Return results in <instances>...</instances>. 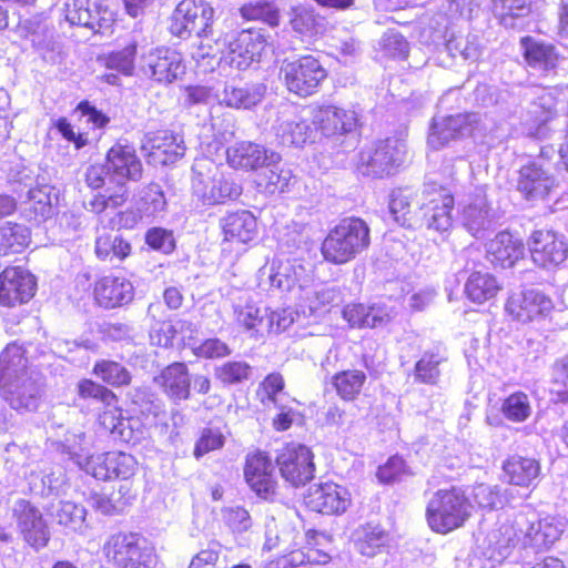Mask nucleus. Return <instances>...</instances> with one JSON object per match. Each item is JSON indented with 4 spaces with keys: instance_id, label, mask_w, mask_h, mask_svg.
Returning <instances> with one entry per match:
<instances>
[{
    "instance_id": "f257e3e1",
    "label": "nucleus",
    "mask_w": 568,
    "mask_h": 568,
    "mask_svg": "<svg viewBox=\"0 0 568 568\" xmlns=\"http://www.w3.org/2000/svg\"><path fill=\"white\" fill-rule=\"evenodd\" d=\"M369 245L368 223L359 216H345L327 231L320 251L326 263L344 265L354 261Z\"/></svg>"
},
{
    "instance_id": "f03ea898",
    "label": "nucleus",
    "mask_w": 568,
    "mask_h": 568,
    "mask_svg": "<svg viewBox=\"0 0 568 568\" xmlns=\"http://www.w3.org/2000/svg\"><path fill=\"white\" fill-rule=\"evenodd\" d=\"M470 508L469 498L460 488H440L426 504L425 521L433 532L448 535L465 526Z\"/></svg>"
},
{
    "instance_id": "7ed1b4c3",
    "label": "nucleus",
    "mask_w": 568,
    "mask_h": 568,
    "mask_svg": "<svg viewBox=\"0 0 568 568\" xmlns=\"http://www.w3.org/2000/svg\"><path fill=\"white\" fill-rule=\"evenodd\" d=\"M28 358L22 347L8 345L0 354V386L2 397L13 409L28 408L37 396V386L27 375Z\"/></svg>"
},
{
    "instance_id": "20e7f679",
    "label": "nucleus",
    "mask_w": 568,
    "mask_h": 568,
    "mask_svg": "<svg viewBox=\"0 0 568 568\" xmlns=\"http://www.w3.org/2000/svg\"><path fill=\"white\" fill-rule=\"evenodd\" d=\"M328 78L318 57L311 53L285 58L278 68V79L286 91L301 99L316 94Z\"/></svg>"
},
{
    "instance_id": "39448f33",
    "label": "nucleus",
    "mask_w": 568,
    "mask_h": 568,
    "mask_svg": "<svg viewBox=\"0 0 568 568\" xmlns=\"http://www.w3.org/2000/svg\"><path fill=\"white\" fill-rule=\"evenodd\" d=\"M192 172V192L205 206L235 201L243 192L242 185L233 179L231 173L225 172L212 161L204 160L195 163Z\"/></svg>"
},
{
    "instance_id": "423d86ee",
    "label": "nucleus",
    "mask_w": 568,
    "mask_h": 568,
    "mask_svg": "<svg viewBox=\"0 0 568 568\" xmlns=\"http://www.w3.org/2000/svg\"><path fill=\"white\" fill-rule=\"evenodd\" d=\"M103 555L115 568H155L159 562L154 545L133 531L111 535L103 545Z\"/></svg>"
},
{
    "instance_id": "0eeeda50",
    "label": "nucleus",
    "mask_w": 568,
    "mask_h": 568,
    "mask_svg": "<svg viewBox=\"0 0 568 568\" xmlns=\"http://www.w3.org/2000/svg\"><path fill=\"white\" fill-rule=\"evenodd\" d=\"M77 395L81 400L102 405L95 416V425L106 434H121L124 416L119 405V395L110 387L92 378L84 377L77 383Z\"/></svg>"
},
{
    "instance_id": "6e6552de",
    "label": "nucleus",
    "mask_w": 568,
    "mask_h": 568,
    "mask_svg": "<svg viewBox=\"0 0 568 568\" xmlns=\"http://www.w3.org/2000/svg\"><path fill=\"white\" fill-rule=\"evenodd\" d=\"M281 478L293 488L304 487L315 478V454L311 447L297 442L282 445L275 455Z\"/></svg>"
},
{
    "instance_id": "1a4fd4ad",
    "label": "nucleus",
    "mask_w": 568,
    "mask_h": 568,
    "mask_svg": "<svg viewBox=\"0 0 568 568\" xmlns=\"http://www.w3.org/2000/svg\"><path fill=\"white\" fill-rule=\"evenodd\" d=\"M243 478L258 500L274 503L281 495V484L267 452L254 449L245 455Z\"/></svg>"
},
{
    "instance_id": "9d476101",
    "label": "nucleus",
    "mask_w": 568,
    "mask_h": 568,
    "mask_svg": "<svg viewBox=\"0 0 568 568\" xmlns=\"http://www.w3.org/2000/svg\"><path fill=\"white\" fill-rule=\"evenodd\" d=\"M215 10L206 0H181L175 7L170 24V32L181 39L192 33L200 38L213 34Z\"/></svg>"
},
{
    "instance_id": "9b49d317",
    "label": "nucleus",
    "mask_w": 568,
    "mask_h": 568,
    "mask_svg": "<svg viewBox=\"0 0 568 568\" xmlns=\"http://www.w3.org/2000/svg\"><path fill=\"white\" fill-rule=\"evenodd\" d=\"M302 505L308 513L338 517L352 506L348 488L332 479L312 484L302 496Z\"/></svg>"
},
{
    "instance_id": "f8f14e48",
    "label": "nucleus",
    "mask_w": 568,
    "mask_h": 568,
    "mask_svg": "<svg viewBox=\"0 0 568 568\" xmlns=\"http://www.w3.org/2000/svg\"><path fill=\"white\" fill-rule=\"evenodd\" d=\"M454 206L455 197L447 186L436 182L424 185L419 210L427 227L436 231L448 230L453 223Z\"/></svg>"
},
{
    "instance_id": "ddd939ff",
    "label": "nucleus",
    "mask_w": 568,
    "mask_h": 568,
    "mask_svg": "<svg viewBox=\"0 0 568 568\" xmlns=\"http://www.w3.org/2000/svg\"><path fill=\"white\" fill-rule=\"evenodd\" d=\"M83 469L98 480L119 479L128 483L138 469L136 458L121 450L93 453L85 458Z\"/></svg>"
},
{
    "instance_id": "4468645a",
    "label": "nucleus",
    "mask_w": 568,
    "mask_h": 568,
    "mask_svg": "<svg viewBox=\"0 0 568 568\" xmlns=\"http://www.w3.org/2000/svg\"><path fill=\"white\" fill-rule=\"evenodd\" d=\"M38 281L28 268L8 265L0 272V306L16 308L28 304L37 294Z\"/></svg>"
},
{
    "instance_id": "2eb2a0df",
    "label": "nucleus",
    "mask_w": 568,
    "mask_h": 568,
    "mask_svg": "<svg viewBox=\"0 0 568 568\" xmlns=\"http://www.w3.org/2000/svg\"><path fill=\"white\" fill-rule=\"evenodd\" d=\"M104 160L111 182H139L144 168L135 146L126 140L115 141L105 152Z\"/></svg>"
},
{
    "instance_id": "dca6fc26",
    "label": "nucleus",
    "mask_w": 568,
    "mask_h": 568,
    "mask_svg": "<svg viewBox=\"0 0 568 568\" xmlns=\"http://www.w3.org/2000/svg\"><path fill=\"white\" fill-rule=\"evenodd\" d=\"M12 516L27 545L36 550L48 546L51 536L49 525L42 513L30 500H17Z\"/></svg>"
},
{
    "instance_id": "f3484780",
    "label": "nucleus",
    "mask_w": 568,
    "mask_h": 568,
    "mask_svg": "<svg viewBox=\"0 0 568 568\" xmlns=\"http://www.w3.org/2000/svg\"><path fill=\"white\" fill-rule=\"evenodd\" d=\"M267 45L264 34L254 28L239 31L226 45L225 59L231 67L246 70L260 62Z\"/></svg>"
},
{
    "instance_id": "a211bd4d",
    "label": "nucleus",
    "mask_w": 568,
    "mask_h": 568,
    "mask_svg": "<svg viewBox=\"0 0 568 568\" xmlns=\"http://www.w3.org/2000/svg\"><path fill=\"white\" fill-rule=\"evenodd\" d=\"M141 151L149 165L165 166L175 163L183 155V141L170 130L148 132L141 143Z\"/></svg>"
},
{
    "instance_id": "6ab92c4d",
    "label": "nucleus",
    "mask_w": 568,
    "mask_h": 568,
    "mask_svg": "<svg viewBox=\"0 0 568 568\" xmlns=\"http://www.w3.org/2000/svg\"><path fill=\"white\" fill-rule=\"evenodd\" d=\"M554 308L551 298L536 288L511 292L505 302V312L514 321L527 323L546 316Z\"/></svg>"
},
{
    "instance_id": "aec40b11",
    "label": "nucleus",
    "mask_w": 568,
    "mask_h": 568,
    "mask_svg": "<svg viewBox=\"0 0 568 568\" xmlns=\"http://www.w3.org/2000/svg\"><path fill=\"white\" fill-rule=\"evenodd\" d=\"M478 129L479 119L475 113L447 115L432 123L428 141L434 149H442L452 141L474 135Z\"/></svg>"
},
{
    "instance_id": "412c9836",
    "label": "nucleus",
    "mask_w": 568,
    "mask_h": 568,
    "mask_svg": "<svg viewBox=\"0 0 568 568\" xmlns=\"http://www.w3.org/2000/svg\"><path fill=\"white\" fill-rule=\"evenodd\" d=\"M222 241L231 245L253 246L258 239V221L254 213L246 209L234 210L220 221Z\"/></svg>"
},
{
    "instance_id": "4be33fe9",
    "label": "nucleus",
    "mask_w": 568,
    "mask_h": 568,
    "mask_svg": "<svg viewBox=\"0 0 568 568\" xmlns=\"http://www.w3.org/2000/svg\"><path fill=\"white\" fill-rule=\"evenodd\" d=\"M312 123L326 136L343 135L359 128L358 114L354 109L333 104L317 105L312 113Z\"/></svg>"
},
{
    "instance_id": "5701e85b",
    "label": "nucleus",
    "mask_w": 568,
    "mask_h": 568,
    "mask_svg": "<svg viewBox=\"0 0 568 568\" xmlns=\"http://www.w3.org/2000/svg\"><path fill=\"white\" fill-rule=\"evenodd\" d=\"M134 296L130 280L114 273L99 276L92 286L94 302L105 310H112L129 304Z\"/></svg>"
},
{
    "instance_id": "b1692460",
    "label": "nucleus",
    "mask_w": 568,
    "mask_h": 568,
    "mask_svg": "<svg viewBox=\"0 0 568 568\" xmlns=\"http://www.w3.org/2000/svg\"><path fill=\"white\" fill-rule=\"evenodd\" d=\"M529 252L532 262L542 268L554 267L567 258V245L551 230H536L529 237Z\"/></svg>"
},
{
    "instance_id": "393cba45",
    "label": "nucleus",
    "mask_w": 568,
    "mask_h": 568,
    "mask_svg": "<svg viewBox=\"0 0 568 568\" xmlns=\"http://www.w3.org/2000/svg\"><path fill=\"white\" fill-rule=\"evenodd\" d=\"M143 71L159 83H172L185 72L180 53L165 48L151 50L145 57Z\"/></svg>"
},
{
    "instance_id": "a878e982",
    "label": "nucleus",
    "mask_w": 568,
    "mask_h": 568,
    "mask_svg": "<svg viewBox=\"0 0 568 568\" xmlns=\"http://www.w3.org/2000/svg\"><path fill=\"white\" fill-rule=\"evenodd\" d=\"M154 382L172 402L179 403L191 397V375L183 362H173L166 365Z\"/></svg>"
},
{
    "instance_id": "bb28decb",
    "label": "nucleus",
    "mask_w": 568,
    "mask_h": 568,
    "mask_svg": "<svg viewBox=\"0 0 568 568\" xmlns=\"http://www.w3.org/2000/svg\"><path fill=\"white\" fill-rule=\"evenodd\" d=\"M564 532V524L559 517L547 515L529 524L524 532V548L535 551L548 550Z\"/></svg>"
},
{
    "instance_id": "cd10ccee",
    "label": "nucleus",
    "mask_w": 568,
    "mask_h": 568,
    "mask_svg": "<svg viewBox=\"0 0 568 568\" xmlns=\"http://www.w3.org/2000/svg\"><path fill=\"white\" fill-rule=\"evenodd\" d=\"M135 491L131 484L122 483L111 490L93 491L90 494L91 507L102 515L112 516L123 513L135 499Z\"/></svg>"
},
{
    "instance_id": "c85d7f7f",
    "label": "nucleus",
    "mask_w": 568,
    "mask_h": 568,
    "mask_svg": "<svg viewBox=\"0 0 568 568\" xmlns=\"http://www.w3.org/2000/svg\"><path fill=\"white\" fill-rule=\"evenodd\" d=\"M329 385L342 402L354 403L364 395L367 375L358 368L341 369L331 376Z\"/></svg>"
},
{
    "instance_id": "c756f323",
    "label": "nucleus",
    "mask_w": 568,
    "mask_h": 568,
    "mask_svg": "<svg viewBox=\"0 0 568 568\" xmlns=\"http://www.w3.org/2000/svg\"><path fill=\"white\" fill-rule=\"evenodd\" d=\"M266 150L253 142L241 141L226 149V162L235 170L256 171L267 164Z\"/></svg>"
},
{
    "instance_id": "7c9ffc66",
    "label": "nucleus",
    "mask_w": 568,
    "mask_h": 568,
    "mask_svg": "<svg viewBox=\"0 0 568 568\" xmlns=\"http://www.w3.org/2000/svg\"><path fill=\"white\" fill-rule=\"evenodd\" d=\"M138 50V41L129 39L123 45L99 54L97 61L104 69L115 71L119 75L131 77L135 71Z\"/></svg>"
},
{
    "instance_id": "2f4dec72",
    "label": "nucleus",
    "mask_w": 568,
    "mask_h": 568,
    "mask_svg": "<svg viewBox=\"0 0 568 568\" xmlns=\"http://www.w3.org/2000/svg\"><path fill=\"white\" fill-rule=\"evenodd\" d=\"M520 43L524 48V59L530 67H538L545 71L557 68L561 57L554 44L536 41L529 36L521 38Z\"/></svg>"
},
{
    "instance_id": "473e14b6",
    "label": "nucleus",
    "mask_w": 568,
    "mask_h": 568,
    "mask_svg": "<svg viewBox=\"0 0 568 568\" xmlns=\"http://www.w3.org/2000/svg\"><path fill=\"white\" fill-rule=\"evenodd\" d=\"M290 26L302 38L308 39H317L327 31L325 17L304 7L292 8Z\"/></svg>"
},
{
    "instance_id": "72a5a7b5",
    "label": "nucleus",
    "mask_w": 568,
    "mask_h": 568,
    "mask_svg": "<svg viewBox=\"0 0 568 568\" xmlns=\"http://www.w3.org/2000/svg\"><path fill=\"white\" fill-rule=\"evenodd\" d=\"M92 374L101 379V384L111 389L129 387L133 381L131 371L114 359L100 358L95 361Z\"/></svg>"
},
{
    "instance_id": "f704fd0d",
    "label": "nucleus",
    "mask_w": 568,
    "mask_h": 568,
    "mask_svg": "<svg viewBox=\"0 0 568 568\" xmlns=\"http://www.w3.org/2000/svg\"><path fill=\"white\" fill-rule=\"evenodd\" d=\"M503 470L510 484L528 486L538 477L540 465L534 458L513 456L504 463Z\"/></svg>"
},
{
    "instance_id": "c9c22d12",
    "label": "nucleus",
    "mask_w": 568,
    "mask_h": 568,
    "mask_svg": "<svg viewBox=\"0 0 568 568\" xmlns=\"http://www.w3.org/2000/svg\"><path fill=\"white\" fill-rule=\"evenodd\" d=\"M305 275V267L297 258L273 262L270 280L278 288L290 291L298 285Z\"/></svg>"
},
{
    "instance_id": "e433bc0d",
    "label": "nucleus",
    "mask_w": 568,
    "mask_h": 568,
    "mask_svg": "<svg viewBox=\"0 0 568 568\" xmlns=\"http://www.w3.org/2000/svg\"><path fill=\"white\" fill-rule=\"evenodd\" d=\"M30 231L22 224L4 222L0 224V256L21 253L30 243Z\"/></svg>"
},
{
    "instance_id": "4c0bfd02",
    "label": "nucleus",
    "mask_w": 568,
    "mask_h": 568,
    "mask_svg": "<svg viewBox=\"0 0 568 568\" xmlns=\"http://www.w3.org/2000/svg\"><path fill=\"white\" fill-rule=\"evenodd\" d=\"M94 253L103 262L124 261L131 255L132 246L120 235L103 233L95 239Z\"/></svg>"
},
{
    "instance_id": "58836bf2",
    "label": "nucleus",
    "mask_w": 568,
    "mask_h": 568,
    "mask_svg": "<svg viewBox=\"0 0 568 568\" xmlns=\"http://www.w3.org/2000/svg\"><path fill=\"white\" fill-rule=\"evenodd\" d=\"M113 183L114 190L108 187L104 192H98L90 199L88 203L90 212L100 215L108 210H118L129 201L130 192L126 185L122 182Z\"/></svg>"
},
{
    "instance_id": "ea45409f",
    "label": "nucleus",
    "mask_w": 568,
    "mask_h": 568,
    "mask_svg": "<svg viewBox=\"0 0 568 568\" xmlns=\"http://www.w3.org/2000/svg\"><path fill=\"white\" fill-rule=\"evenodd\" d=\"M240 16L245 21H261L272 28L280 24V9L270 0H252L239 8Z\"/></svg>"
},
{
    "instance_id": "a19ab883",
    "label": "nucleus",
    "mask_w": 568,
    "mask_h": 568,
    "mask_svg": "<svg viewBox=\"0 0 568 568\" xmlns=\"http://www.w3.org/2000/svg\"><path fill=\"white\" fill-rule=\"evenodd\" d=\"M403 156V145L395 140L387 139L376 144L369 158V164L388 172L402 163Z\"/></svg>"
},
{
    "instance_id": "79ce46f5",
    "label": "nucleus",
    "mask_w": 568,
    "mask_h": 568,
    "mask_svg": "<svg viewBox=\"0 0 568 568\" xmlns=\"http://www.w3.org/2000/svg\"><path fill=\"white\" fill-rule=\"evenodd\" d=\"M548 176L541 166L536 163H528L520 169L518 189L526 199H530L547 191Z\"/></svg>"
},
{
    "instance_id": "37998d69",
    "label": "nucleus",
    "mask_w": 568,
    "mask_h": 568,
    "mask_svg": "<svg viewBox=\"0 0 568 568\" xmlns=\"http://www.w3.org/2000/svg\"><path fill=\"white\" fill-rule=\"evenodd\" d=\"M343 317L352 327L373 328L383 323V315L374 306L363 303H348L343 308Z\"/></svg>"
},
{
    "instance_id": "c03bdc74",
    "label": "nucleus",
    "mask_w": 568,
    "mask_h": 568,
    "mask_svg": "<svg viewBox=\"0 0 568 568\" xmlns=\"http://www.w3.org/2000/svg\"><path fill=\"white\" fill-rule=\"evenodd\" d=\"M526 255V246L523 239L510 232H499V266L514 267Z\"/></svg>"
},
{
    "instance_id": "a18cd8bd",
    "label": "nucleus",
    "mask_w": 568,
    "mask_h": 568,
    "mask_svg": "<svg viewBox=\"0 0 568 568\" xmlns=\"http://www.w3.org/2000/svg\"><path fill=\"white\" fill-rule=\"evenodd\" d=\"M26 214L29 221L45 222L52 216L53 205L50 194L41 186L31 187L28 192Z\"/></svg>"
},
{
    "instance_id": "49530a36",
    "label": "nucleus",
    "mask_w": 568,
    "mask_h": 568,
    "mask_svg": "<svg viewBox=\"0 0 568 568\" xmlns=\"http://www.w3.org/2000/svg\"><path fill=\"white\" fill-rule=\"evenodd\" d=\"M444 362L445 357L438 352H424L414 366L415 382L426 385H436L440 376L439 365Z\"/></svg>"
},
{
    "instance_id": "de8ad7c7",
    "label": "nucleus",
    "mask_w": 568,
    "mask_h": 568,
    "mask_svg": "<svg viewBox=\"0 0 568 568\" xmlns=\"http://www.w3.org/2000/svg\"><path fill=\"white\" fill-rule=\"evenodd\" d=\"M497 284L493 275L473 273L466 282L465 293L475 303H484L494 297Z\"/></svg>"
},
{
    "instance_id": "09e8293b",
    "label": "nucleus",
    "mask_w": 568,
    "mask_h": 568,
    "mask_svg": "<svg viewBox=\"0 0 568 568\" xmlns=\"http://www.w3.org/2000/svg\"><path fill=\"white\" fill-rule=\"evenodd\" d=\"M327 562L325 555L311 557L305 555L303 549H291L290 551L267 560L263 568H298L305 565H323Z\"/></svg>"
},
{
    "instance_id": "8fccbe9b",
    "label": "nucleus",
    "mask_w": 568,
    "mask_h": 568,
    "mask_svg": "<svg viewBox=\"0 0 568 568\" xmlns=\"http://www.w3.org/2000/svg\"><path fill=\"white\" fill-rule=\"evenodd\" d=\"M260 94L244 84H226L223 90L222 102L230 108L250 109L257 104Z\"/></svg>"
},
{
    "instance_id": "3c124183",
    "label": "nucleus",
    "mask_w": 568,
    "mask_h": 568,
    "mask_svg": "<svg viewBox=\"0 0 568 568\" xmlns=\"http://www.w3.org/2000/svg\"><path fill=\"white\" fill-rule=\"evenodd\" d=\"M389 211L395 221L405 227H413L412 195L407 190H394L389 199Z\"/></svg>"
},
{
    "instance_id": "603ef678",
    "label": "nucleus",
    "mask_w": 568,
    "mask_h": 568,
    "mask_svg": "<svg viewBox=\"0 0 568 568\" xmlns=\"http://www.w3.org/2000/svg\"><path fill=\"white\" fill-rule=\"evenodd\" d=\"M215 378L223 385H236L248 381L252 367L246 362L230 361L215 368Z\"/></svg>"
},
{
    "instance_id": "864d4df0",
    "label": "nucleus",
    "mask_w": 568,
    "mask_h": 568,
    "mask_svg": "<svg viewBox=\"0 0 568 568\" xmlns=\"http://www.w3.org/2000/svg\"><path fill=\"white\" fill-rule=\"evenodd\" d=\"M224 444L225 436L220 428L204 427L194 444L193 455L195 458H201L211 452L223 448Z\"/></svg>"
},
{
    "instance_id": "5fc2aeb1",
    "label": "nucleus",
    "mask_w": 568,
    "mask_h": 568,
    "mask_svg": "<svg viewBox=\"0 0 568 568\" xmlns=\"http://www.w3.org/2000/svg\"><path fill=\"white\" fill-rule=\"evenodd\" d=\"M92 10H98L97 16H91V30L95 33H111L116 22V13L110 7L108 0H92Z\"/></svg>"
},
{
    "instance_id": "6e6d98bb",
    "label": "nucleus",
    "mask_w": 568,
    "mask_h": 568,
    "mask_svg": "<svg viewBox=\"0 0 568 568\" xmlns=\"http://www.w3.org/2000/svg\"><path fill=\"white\" fill-rule=\"evenodd\" d=\"M92 0H67L63 7L64 19L71 26L91 29Z\"/></svg>"
},
{
    "instance_id": "4d7b16f0",
    "label": "nucleus",
    "mask_w": 568,
    "mask_h": 568,
    "mask_svg": "<svg viewBox=\"0 0 568 568\" xmlns=\"http://www.w3.org/2000/svg\"><path fill=\"white\" fill-rule=\"evenodd\" d=\"M235 321L239 327L248 332L252 336L258 335L264 325V317L260 308L250 304L235 311Z\"/></svg>"
},
{
    "instance_id": "13d9d810",
    "label": "nucleus",
    "mask_w": 568,
    "mask_h": 568,
    "mask_svg": "<svg viewBox=\"0 0 568 568\" xmlns=\"http://www.w3.org/2000/svg\"><path fill=\"white\" fill-rule=\"evenodd\" d=\"M501 409L508 419L524 422L530 415L528 396L523 392L514 393L504 400Z\"/></svg>"
},
{
    "instance_id": "bf43d9fd",
    "label": "nucleus",
    "mask_w": 568,
    "mask_h": 568,
    "mask_svg": "<svg viewBox=\"0 0 568 568\" xmlns=\"http://www.w3.org/2000/svg\"><path fill=\"white\" fill-rule=\"evenodd\" d=\"M285 388V381L281 373L273 372L267 374L260 383L257 395L262 404H273L277 406V396Z\"/></svg>"
},
{
    "instance_id": "052dcab7",
    "label": "nucleus",
    "mask_w": 568,
    "mask_h": 568,
    "mask_svg": "<svg viewBox=\"0 0 568 568\" xmlns=\"http://www.w3.org/2000/svg\"><path fill=\"white\" fill-rule=\"evenodd\" d=\"M550 395L556 404H568V361L554 365Z\"/></svg>"
},
{
    "instance_id": "680f3d73",
    "label": "nucleus",
    "mask_w": 568,
    "mask_h": 568,
    "mask_svg": "<svg viewBox=\"0 0 568 568\" xmlns=\"http://www.w3.org/2000/svg\"><path fill=\"white\" fill-rule=\"evenodd\" d=\"M382 50L387 59L406 60L409 54V43L403 34L388 31L383 36Z\"/></svg>"
},
{
    "instance_id": "e2e57ef3",
    "label": "nucleus",
    "mask_w": 568,
    "mask_h": 568,
    "mask_svg": "<svg viewBox=\"0 0 568 568\" xmlns=\"http://www.w3.org/2000/svg\"><path fill=\"white\" fill-rule=\"evenodd\" d=\"M408 473L405 459L399 455H393L377 468L376 476L384 484H393Z\"/></svg>"
},
{
    "instance_id": "0e129e2a",
    "label": "nucleus",
    "mask_w": 568,
    "mask_h": 568,
    "mask_svg": "<svg viewBox=\"0 0 568 568\" xmlns=\"http://www.w3.org/2000/svg\"><path fill=\"white\" fill-rule=\"evenodd\" d=\"M224 525L233 532L246 531L252 526V518L243 506L224 508L222 511Z\"/></svg>"
},
{
    "instance_id": "69168bd1",
    "label": "nucleus",
    "mask_w": 568,
    "mask_h": 568,
    "mask_svg": "<svg viewBox=\"0 0 568 568\" xmlns=\"http://www.w3.org/2000/svg\"><path fill=\"white\" fill-rule=\"evenodd\" d=\"M53 126L58 130L61 136L69 143H71L75 150H81L91 143L88 132H77L73 124L65 118H58Z\"/></svg>"
},
{
    "instance_id": "338daca9",
    "label": "nucleus",
    "mask_w": 568,
    "mask_h": 568,
    "mask_svg": "<svg viewBox=\"0 0 568 568\" xmlns=\"http://www.w3.org/2000/svg\"><path fill=\"white\" fill-rule=\"evenodd\" d=\"M332 542V537L323 531H318L316 529H308L305 531V555H310L311 557H317L321 555H325L327 558V562L331 559L329 552L326 549H321V546H325Z\"/></svg>"
},
{
    "instance_id": "774afa93",
    "label": "nucleus",
    "mask_w": 568,
    "mask_h": 568,
    "mask_svg": "<svg viewBox=\"0 0 568 568\" xmlns=\"http://www.w3.org/2000/svg\"><path fill=\"white\" fill-rule=\"evenodd\" d=\"M143 209L149 215H158L165 211L166 199L160 185L151 183L143 196Z\"/></svg>"
}]
</instances>
